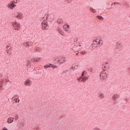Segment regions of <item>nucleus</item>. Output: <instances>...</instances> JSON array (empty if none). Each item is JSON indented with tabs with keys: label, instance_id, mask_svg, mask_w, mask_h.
Masks as SVG:
<instances>
[{
	"label": "nucleus",
	"instance_id": "f257e3e1",
	"mask_svg": "<svg viewBox=\"0 0 130 130\" xmlns=\"http://www.w3.org/2000/svg\"><path fill=\"white\" fill-rule=\"evenodd\" d=\"M82 48V45H75L73 48V50H79Z\"/></svg>",
	"mask_w": 130,
	"mask_h": 130
},
{
	"label": "nucleus",
	"instance_id": "f03ea898",
	"mask_svg": "<svg viewBox=\"0 0 130 130\" xmlns=\"http://www.w3.org/2000/svg\"><path fill=\"white\" fill-rule=\"evenodd\" d=\"M42 29L43 30H47V23L46 21L42 23Z\"/></svg>",
	"mask_w": 130,
	"mask_h": 130
},
{
	"label": "nucleus",
	"instance_id": "7ed1b4c3",
	"mask_svg": "<svg viewBox=\"0 0 130 130\" xmlns=\"http://www.w3.org/2000/svg\"><path fill=\"white\" fill-rule=\"evenodd\" d=\"M15 16L16 18H18V19H23V18H24V15L21 13H18L17 14H16Z\"/></svg>",
	"mask_w": 130,
	"mask_h": 130
},
{
	"label": "nucleus",
	"instance_id": "20e7f679",
	"mask_svg": "<svg viewBox=\"0 0 130 130\" xmlns=\"http://www.w3.org/2000/svg\"><path fill=\"white\" fill-rule=\"evenodd\" d=\"M106 74L105 73H102L100 75L101 80L104 81L106 79Z\"/></svg>",
	"mask_w": 130,
	"mask_h": 130
},
{
	"label": "nucleus",
	"instance_id": "39448f33",
	"mask_svg": "<svg viewBox=\"0 0 130 130\" xmlns=\"http://www.w3.org/2000/svg\"><path fill=\"white\" fill-rule=\"evenodd\" d=\"M98 46H99V45L97 43V42H95V41H93V43L92 44V48H94V49L97 48V47H98Z\"/></svg>",
	"mask_w": 130,
	"mask_h": 130
},
{
	"label": "nucleus",
	"instance_id": "423d86ee",
	"mask_svg": "<svg viewBox=\"0 0 130 130\" xmlns=\"http://www.w3.org/2000/svg\"><path fill=\"white\" fill-rule=\"evenodd\" d=\"M8 7H9V9H11V10H13V9H14V8H15V7H16V5L14 4V3H12L11 2L9 4Z\"/></svg>",
	"mask_w": 130,
	"mask_h": 130
},
{
	"label": "nucleus",
	"instance_id": "0eeeda50",
	"mask_svg": "<svg viewBox=\"0 0 130 130\" xmlns=\"http://www.w3.org/2000/svg\"><path fill=\"white\" fill-rule=\"evenodd\" d=\"M94 41H95V42H96V43H98V44L100 46V45H102V40L99 39H96Z\"/></svg>",
	"mask_w": 130,
	"mask_h": 130
},
{
	"label": "nucleus",
	"instance_id": "6e6552de",
	"mask_svg": "<svg viewBox=\"0 0 130 130\" xmlns=\"http://www.w3.org/2000/svg\"><path fill=\"white\" fill-rule=\"evenodd\" d=\"M79 80H81V82H83V83H85L87 81V77L84 76V77H80Z\"/></svg>",
	"mask_w": 130,
	"mask_h": 130
},
{
	"label": "nucleus",
	"instance_id": "1a4fd4ad",
	"mask_svg": "<svg viewBox=\"0 0 130 130\" xmlns=\"http://www.w3.org/2000/svg\"><path fill=\"white\" fill-rule=\"evenodd\" d=\"M58 61L59 62H60V63H63V62H64V61H66L64 60V58L60 57V58H59Z\"/></svg>",
	"mask_w": 130,
	"mask_h": 130
},
{
	"label": "nucleus",
	"instance_id": "9d476101",
	"mask_svg": "<svg viewBox=\"0 0 130 130\" xmlns=\"http://www.w3.org/2000/svg\"><path fill=\"white\" fill-rule=\"evenodd\" d=\"M102 68L104 71H106L107 68H108V63H106L105 64H103Z\"/></svg>",
	"mask_w": 130,
	"mask_h": 130
},
{
	"label": "nucleus",
	"instance_id": "9b49d317",
	"mask_svg": "<svg viewBox=\"0 0 130 130\" xmlns=\"http://www.w3.org/2000/svg\"><path fill=\"white\" fill-rule=\"evenodd\" d=\"M14 117L9 118L7 120L8 123H12V122H13L14 121Z\"/></svg>",
	"mask_w": 130,
	"mask_h": 130
},
{
	"label": "nucleus",
	"instance_id": "f8f14e48",
	"mask_svg": "<svg viewBox=\"0 0 130 130\" xmlns=\"http://www.w3.org/2000/svg\"><path fill=\"white\" fill-rule=\"evenodd\" d=\"M30 84H31V81L27 80L25 81V86H30Z\"/></svg>",
	"mask_w": 130,
	"mask_h": 130
},
{
	"label": "nucleus",
	"instance_id": "ddd939ff",
	"mask_svg": "<svg viewBox=\"0 0 130 130\" xmlns=\"http://www.w3.org/2000/svg\"><path fill=\"white\" fill-rule=\"evenodd\" d=\"M7 52L8 54H9V55L12 54V48L10 47L8 50H7Z\"/></svg>",
	"mask_w": 130,
	"mask_h": 130
},
{
	"label": "nucleus",
	"instance_id": "4468645a",
	"mask_svg": "<svg viewBox=\"0 0 130 130\" xmlns=\"http://www.w3.org/2000/svg\"><path fill=\"white\" fill-rule=\"evenodd\" d=\"M58 32H59L61 35H62V36H63V32H62L61 29H60L59 27L58 28Z\"/></svg>",
	"mask_w": 130,
	"mask_h": 130
},
{
	"label": "nucleus",
	"instance_id": "2eb2a0df",
	"mask_svg": "<svg viewBox=\"0 0 130 130\" xmlns=\"http://www.w3.org/2000/svg\"><path fill=\"white\" fill-rule=\"evenodd\" d=\"M24 47H29V45H30V42H27L23 44Z\"/></svg>",
	"mask_w": 130,
	"mask_h": 130
},
{
	"label": "nucleus",
	"instance_id": "dca6fc26",
	"mask_svg": "<svg viewBox=\"0 0 130 130\" xmlns=\"http://www.w3.org/2000/svg\"><path fill=\"white\" fill-rule=\"evenodd\" d=\"M57 22L58 24H61V23H62L63 21L62 20V19H58Z\"/></svg>",
	"mask_w": 130,
	"mask_h": 130
},
{
	"label": "nucleus",
	"instance_id": "f3484780",
	"mask_svg": "<svg viewBox=\"0 0 130 130\" xmlns=\"http://www.w3.org/2000/svg\"><path fill=\"white\" fill-rule=\"evenodd\" d=\"M63 28L64 29H68V28H69V27H70V25H68V24H65L63 25Z\"/></svg>",
	"mask_w": 130,
	"mask_h": 130
},
{
	"label": "nucleus",
	"instance_id": "a211bd4d",
	"mask_svg": "<svg viewBox=\"0 0 130 130\" xmlns=\"http://www.w3.org/2000/svg\"><path fill=\"white\" fill-rule=\"evenodd\" d=\"M16 103H19V102H20V99H18V98H15L14 99Z\"/></svg>",
	"mask_w": 130,
	"mask_h": 130
},
{
	"label": "nucleus",
	"instance_id": "6ab92c4d",
	"mask_svg": "<svg viewBox=\"0 0 130 130\" xmlns=\"http://www.w3.org/2000/svg\"><path fill=\"white\" fill-rule=\"evenodd\" d=\"M20 126H24V122L23 121H21L19 123Z\"/></svg>",
	"mask_w": 130,
	"mask_h": 130
},
{
	"label": "nucleus",
	"instance_id": "aec40b11",
	"mask_svg": "<svg viewBox=\"0 0 130 130\" xmlns=\"http://www.w3.org/2000/svg\"><path fill=\"white\" fill-rule=\"evenodd\" d=\"M99 96H100L101 98H104V94H103V93H100Z\"/></svg>",
	"mask_w": 130,
	"mask_h": 130
},
{
	"label": "nucleus",
	"instance_id": "412c9836",
	"mask_svg": "<svg viewBox=\"0 0 130 130\" xmlns=\"http://www.w3.org/2000/svg\"><path fill=\"white\" fill-rule=\"evenodd\" d=\"M98 17V19H100V20H103V17L101 16H97Z\"/></svg>",
	"mask_w": 130,
	"mask_h": 130
},
{
	"label": "nucleus",
	"instance_id": "4be33fe9",
	"mask_svg": "<svg viewBox=\"0 0 130 130\" xmlns=\"http://www.w3.org/2000/svg\"><path fill=\"white\" fill-rule=\"evenodd\" d=\"M15 26L16 27V28H15V30H18V27H20V24L19 23H17V25H15Z\"/></svg>",
	"mask_w": 130,
	"mask_h": 130
},
{
	"label": "nucleus",
	"instance_id": "5701e85b",
	"mask_svg": "<svg viewBox=\"0 0 130 130\" xmlns=\"http://www.w3.org/2000/svg\"><path fill=\"white\" fill-rule=\"evenodd\" d=\"M48 68H50V66L49 65H46V66H44V68L45 69H47Z\"/></svg>",
	"mask_w": 130,
	"mask_h": 130
},
{
	"label": "nucleus",
	"instance_id": "b1692460",
	"mask_svg": "<svg viewBox=\"0 0 130 130\" xmlns=\"http://www.w3.org/2000/svg\"><path fill=\"white\" fill-rule=\"evenodd\" d=\"M116 96H117V95H114L113 97V100H116Z\"/></svg>",
	"mask_w": 130,
	"mask_h": 130
},
{
	"label": "nucleus",
	"instance_id": "393cba45",
	"mask_svg": "<svg viewBox=\"0 0 130 130\" xmlns=\"http://www.w3.org/2000/svg\"><path fill=\"white\" fill-rule=\"evenodd\" d=\"M81 53L82 54H86L87 53H86V51H82L81 52Z\"/></svg>",
	"mask_w": 130,
	"mask_h": 130
},
{
	"label": "nucleus",
	"instance_id": "a878e982",
	"mask_svg": "<svg viewBox=\"0 0 130 130\" xmlns=\"http://www.w3.org/2000/svg\"><path fill=\"white\" fill-rule=\"evenodd\" d=\"M18 23L17 22H15L14 23H13V26H16L17 25Z\"/></svg>",
	"mask_w": 130,
	"mask_h": 130
},
{
	"label": "nucleus",
	"instance_id": "bb28decb",
	"mask_svg": "<svg viewBox=\"0 0 130 130\" xmlns=\"http://www.w3.org/2000/svg\"><path fill=\"white\" fill-rule=\"evenodd\" d=\"M30 61L29 60L27 61V66H29L30 65Z\"/></svg>",
	"mask_w": 130,
	"mask_h": 130
},
{
	"label": "nucleus",
	"instance_id": "cd10ccee",
	"mask_svg": "<svg viewBox=\"0 0 130 130\" xmlns=\"http://www.w3.org/2000/svg\"><path fill=\"white\" fill-rule=\"evenodd\" d=\"M9 48H11V47H10V46H6V49H9Z\"/></svg>",
	"mask_w": 130,
	"mask_h": 130
},
{
	"label": "nucleus",
	"instance_id": "c85d7f7f",
	"mask_svg": "<svg viewBox=\"0 0 130 130\" xmlns=\"http://www.w3.org/2000/svg\"><path fill=\"white\" fill-rule=\"evenodd\" d=\"M52 69H55V68H56V67L54 65H52Z\"/></svg>",
	"mask_w": 130,
	"mask_h": 130
},
{
	"label": "nucleus",
	"instance_id": "c756f323",
	"mask_svg": "<svg viewBox=\"0 0 130 130\" xmlns=\"http://www.w3.org/2000/svg\"><path fill=\"white\" fill-rule=\"evenodd\" d=\"M84 73V72H83L82 74V76H81L82 78H83V77H84V76L85 75Z\"/></svg>",
	"mask_w": 130,
	"mask_h": 130
},
{
	"label": "nucleus",
	"instance_id": "7c9ffc66",
	"mask_svg": "<svg viewBox=\"0 0 130 130\" xmlns=\"http://www.w3.org/2000/svg\"><path fill=\"white\" fill-rule=\"evenodd\" d=\"M36 61H40V58H39L38 59H36Z\"/></svg>",
	"mask_w": 130,
	"mask_h": 130
},
{
	"label": "nucleus",
	"instance_id": "2f4dec72",
	"mask_svg": "<svg viewBox=\"0 0 130 130\" xmlns=\"http://www.w3.org/2000/svg\"><path fill=\"white\" fill-rule=\"evenodd\" d=\"M2 130H9L7 128H3Z\"/></svg>",
	"mask_w": 130,
	"mask_h": 130
},
{
	"label": "nucleus",
	"instance_id": "473e14b6",
	"mask_svg": "<svg viewBox=\"0 0 130 130\" xmlns=\"http://www.w3.org/2000/svg\"><path fill=\"white\" fill-rule=\"evenodd\" d=\"M1 78H2V76L0 75V79H1Z\"/></svg>",
	"mask_w": 130,
	"mask_h": 130
},
{
	"label": "nucleus",
	"instance_id": "72a5a7b5",
	"mask_svg": "<svg viewBox=\"0 0 130 130\" xmlns=\"http://www.w3.org/2000/svg\"><path fill=\"white\" fill-rule=\"evenodd\" d=\"M118 4H119L118 3H116V5H118Z\"/></svg>",
	"mask_w": 130,
	"mask_h": 130
},
{
	"label": "nucleus",
	"instance_id": "f704fd0d",
	"mask_svg": "<svg viewBox=\"0 0 130 130\" xmlns=\"http://www.w3.org/2000/svg\"><path fill=\"white\" fill-rule=\"evenodd\" d=\"M114 5H116V3H114Z\"/></svg>",
	"mask_w": 130,
	"mask_h": 130
},
{
	"label": "nucleus",
	"instance_id": "c9c22d12",
	"mask_svg": "<svg viewBox=\"0 0 130 130\" xmlns=\"http://www.w3.org/2000/svg\"><path fill=\"white\" fill-rule=\"evenodd\" d=\"M118 45H119V44H117Z\"/></svg>",
	"mask_w": 130,
	"mask_h": 130
},
{
	"label": "nucleus",
	"instance_id": "e433bc0d",
	"mask_svg": "<svg viewBox=\"0 0 130 130\" xmlns=\"http://www.w3.org/2000/svg\"><path fill=\"white\" fill-rule=\"evenodd\" d=\"M76 55H78V53H77Z\"/></svg>",
	"mask_w": 130,
	"mask_h": 130
}]
</instances>
